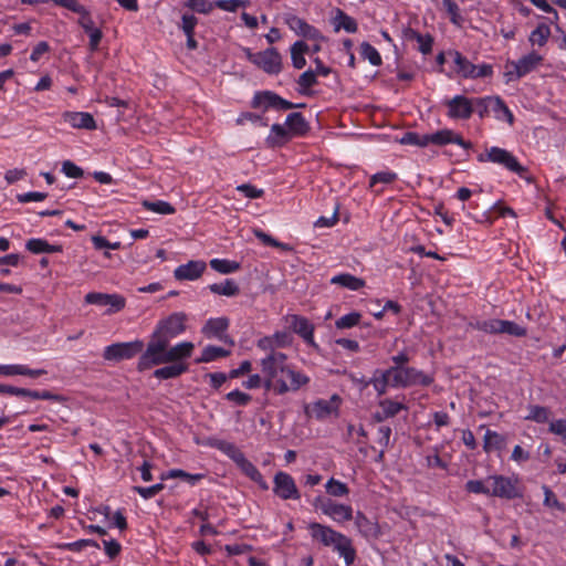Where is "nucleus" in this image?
Returning <instances> with one entry per match:
<instances>
[{"mask_svg":"<svg viewBox=\"0 0 566 566\" xmlns=\"http://www.w3.org/2000/svg\"><path fill=\"white\" fill-rule=\"evenodd\" d=\"M340 402L342 399L336 394L328 400L318 399L313 403V412L317 419H325L333 413H337Z\"/></svg>","mask_w":566,"mask_h":566,"instance_id":"20","label":"nucleus"},{"mask_svg":"<svg viewBox=\"0 0 566 566\" xmlns=\"http://www.w3.org/2000/svg\"><path fill=\"white\" fill-rule=\"evenodd\" d=\"M355 523L365 537H375L378 533L375 523L360 512L357 513Z\"/></svg>","mask_w":566,"mask_h":566,"instance_id":"37","label":"nucleus"},{"mask_svg":"<svg viewBox=\"0 0 566 566\" xmlns=\"http://www.w3.org/2000/svg\"><path fill=\"white\" fill-rule=\"evenodd\" d=\"M442 3L450 17V21L460 27L463 22V18L460 14V9L453 0H442Z\"/></svg>","mask_w":566,"mask_h":566,"instance_id":"51","label":"nucleus"},{"mask_svg":"<svg viewBox=\"0 0 566 566\" xmlns=\"http://www.w3.org/2000/svg\"><path fill=\"white\" fill-rule=\"evenodd\" d=\"M206 270V263L203 261H189L186 264L179 265L175 271V279L178 281H193L201 276Z\"/></svg>","mask_w":566,"mask_h":566,"instance_id":"19","label":"nucleus"},{"mask_svg":"<svg viewBox=\"0 0 566 566\" xmlns=\"http://www.w3.org/2000/svg\"><path fill=\"white\" fill-rule=\"evenodd\" d=\"M164 367L156 369L153 376L160 380L175 379L188 371L189 365L187 363H168Z\"/></svg>","mask_w":566,"mask_h":566,"instance_id":"23","label":"nucleus"},{"mask_svg":"<svg viewBox=\"0 0 566 566\" xmlns=\"http://www.w3.org/2000/svg\"><path fill=\"white\" fill-rule=\"evenodd\" d=\"M209 264L212 270L221 274H230L237 272L241 268L239 262L226 259H212Z\"/></svg>","mask_w":566,"mask_h":566,"instance_id":"35","label":"nucleus"},{"mask_svg":"<svg viewBox=\"0 0 566 566\" xmlns=\"http://www.w3.org/2000/svg\"><path fill=\"white\" fill-rule=\"evenodd\" d=\"M289 327L297 335H300L304 342L312 346L317 347L314 340V325L304 316L290 315L286 317Z\"/></svg>","mask_w":566,"mask_h":566,"instance_id":"13","label":"nucleus"},{"mask_svg":"<svg viewBox=\"0 0 566 566\" xmlns=\"http://www.w3.org/2000/svg\"><path fill=\"white\" fill-rule=\"evenodd\" d=\"M453 59V63L455 65L454 71L458 75L463 78H474V70L475 64L470 62L462 53L459 51H449L448 53Z\"/></svg>","mask_w":566,"mask_h":566,"instance_id":"21","label":"nucleus"},{"mask_svg":"<svg viewBox=\"0 0 566 566\" xmlns=\"http://www.w3.org/2000/svg\"><path fill=\"white\" fill-rule=\"evenodd\" d=\"M229 327L227 317L210 318L202 328V333L208 337H219Z\"/></svg>","mask_w":566,"mask_h":566,"instance_id":"26","label":"nucleus"},{"mask_svg":"<svg viewBox=\"0 0 566 566\" xmlns=\"http://www.w3.org/2000/svg\"><path fill=\"white\" fill-rule=\"evenodd\" d=\"M378 378L374 379L375 390L377 395L384 396L388 388H407L412 386H430L433 377L418 370L415 367H389L387 369H378Z\"/></svg>","mask_w":566,"mask_h":566,"instance_id":"2","label":"nucleus"},{"mask_svg":"<svg viewBox=\"0 0 566 566\" xmlns=\"http://www.w3.org/2000/svg\"><path fill=\"white\" fill-rule=\"evenodd\" d=\"M25 248L34 254L46 253L48 241L44 239H29L25 243Z\"/></svg>","mask_w":566,"mask_h":566,"instance_id":"58","label":"nucleus"},{"mask_svg":"<svg viewBox=\"0 0 566 566\" xmlns=\"http://www.w3.org/2000/svg\"><path fill=\"white\" fill-rule=\"evenodd\" d=\"M290 51L293 66L297 70L303 69L306 64L304 54L310 51L308 44H306L304 41H296L291 46Z\"/></svg>","mask_w":566,"mask_h":566,"instance_id":"28","label":"nucleus"},{"mask_svg":"<svg viewBox=\"0 0 566 566\" xmlns=\"http://www.w3.org/2000/svg\"><path fill=\"white\" fill-rule=\"evenodd\" d=\"M218 448L237 462L244 453L233 443L220 441Z\"/></svg>","mask_w":566,"mask_h":566,"instance_id":"57","label":"nucleus"},{"mask_svg":"<svg viewBox=\"0 0 566 566\" xmlns=\"http://www.w3.org/2000/svg\"><path fill=\"white\" fill-rule=\"evenodd\" d=\"M252 107H263L264 111H268L269 108H274L276 111H287L293 108L305 107V104H294L287 99H284L283 97H281L272 91H262L255 93L252 99Z\"/></svg>","mask_w":566,"mask_h":566,"instance_id":"7","label":"nucleus"},{"mask_svg":"<svg viewBox=\"0 0 566 566\" xmlns=\"http://www.w3.org/2000/svg\"><path fill=\"white\" fill-rule=\"evenodd\" d=\"M549 409L542 406H531L530 413L526 416V420H532L537 423H544L549 419Z\"/></svg>","mask_w":566,"mask_h":566,"instance_id":"46","label":"nucleus"},{"mask_svg":"<svg viewBox=\"0 0 566 566\" xmlns=\"http://www.w3.org/2000/svg\"><path fill=\"white\" fill-rule=\"evenodd\" d=\"M285 125L292 136H305L311 129L308 122L303 114L298 112L289 114L285 119Z\"/></svg>","mask_w":566,"mask_h":566,"instance_id":"22","label":"nucleus"},{"mask_svg":"<svg viewBox=\"0 0 566 566\" xmlns=\"http://www.w3.org/2000/svg\"><path fill=\"white\" fill-rule=\"evenodd\" d=\"M271 132L274 134V137H268V143L271 146H282L284 145L290 138L291 133L289 128H285L281 124H273L271 127Z\"/></svg>","mask_w":566,"mask_h":566,"instance_id":"34","label":"nucleus"},{"mask_svg":"<svg viewBox=\"0 0 566 566\" xmlns=\"http://www.w3.org/2000/svg\"><path fill=\"white\" fill-rule=\"evenodd\" d=\"M444 104L448 108L447 115L451 119H469L473 114L472 98L464 95H455Z\"/></svg>","mask_w":566,"mask_h":566,"instance_id":"12","label":"nucleus"},{"mask_svg":"<svg viewBox=\"0 0 566 566\" xmlns=\"http://www.w3.org/2000/svg\"><path fill=\"white\" fill-rule=\"evenodd\" d=\"M379 407L384 411V418H392L398 415L401 410L407 409V407L401 403L394 401L391 399H384L379 402Z\"/></svg>","mask_w":566,"mask_h":566,"instance_id":"44","label":"nucleus"},{"mask_svg":"<svg viewBox=\"0 0 566 566\" xmlns=\"http://www.w3.org/2000/svg\"><path fill=\"white\" fill-rule=\"evenodd\" d=\"M465 490L470 493L490 495V488L485 486L482 480H469Z\"/></svg>","mask_w":566,"mask_h":566,"instance_id":"59","label":"nucleus"},{"mask_svg":"<svg viewBox=\"0 0 566 566\" xmlns=\"http://www.w3.org/2000/svg\"><path fill=\"white\" fill-rule=\"evenodd\" d=\"M505 444L506 440L502 434L490 429L486 430L484 434L483 444V449L485 452H490L491 450H502L503 448H505Z\"/></svg>","mask_w":566,"mask_h":566,"instance_id":"33","label":"nucleus"},{"mask_svg":"<svg viewBox=\"0 0 566 566\" xmlns=\"http://www.w3.org/2000/svg\"><path fill=\"white\" fill-rule=\"evenodd\" d=\"M478 160L483 161H492L499 165L504 166L510 171L517 174L523 177L524 172H526V168L523 167L517 159L506 149L500 147H491L486 154H480L478 156Z\"/></svg>","mask_w":566,"mask_h":566,"instance_id":"6","label":"nucleus"},{"mask_svg":"<svg viewBox=\"0 0 566 566\" xmlns=\"http://www.w3.org/2000/svg\"><path fill=\"white\" fill-rule=\"evenodd\" d=\"M255 65L268 74H279L282 71V56L275 48L258 52Z\"/></svg>","mask_w":566,"mask_h":566,"instance_id":"14","label":"nucleus"},{"mask_svg":"<svg viewBox=\"0 0 566 566\" xmlns=\"http://www.w3.org/2000/svg\"><path fill=\"white\" fill-rule=\"evenodd\" d=\"M500 334H507L515 337H524L527 329L515 322L500 319Z\"/></svg>","mask_w":566,"mask_h":566,"instance_id":"39","label":"nucleus"},{"mask_svg":"<svg viewBox=\"0 0 566 566\" xmlns=\"http://www.w3.org/2000/svg\"><path fill=\"white\" fill-rule=\"evenodd\" d=\"M331 284L339 285L350 291H358L365 286V281L350 273H340L331 279Z\"/></svg>","mask_w":566,"mask_h":566,"instance_id":"25","label":"nucleus"},{"mask_svg":"<svg viewBox=\"0 0 566 566\" xmlns=\"http://www.w3.org/2000/svg\"><path fill=\"white\" fill-rule=\"evenodd\" d=\"M93 245L96 250L102 249H112V250H119L122 248L120 242H109L106 238L102 235H93L92 237Z\"/></svg>","mask_w":566,"mask_h":566,"instance_id":"60","label":"nucleus"},{"mask_svg":"<svg viewBox=\"0 0 566 566\" xmlns=\"http://www.w3.org/2000/svg\"><path fill=\"white\" fill-rule=\"evenodd\" d=\"M107 306L111 308L108 313L119 312L125 307L126 301L122 295L118 294H107Z\"/></svg>","mask_w":566,"mask_h":566,"instance_id":"62","label":"nucleus"},{"mask_svg":"<svg viewBox=\"0 0 566 566\" xmlns=\"http://www.w3.org/2000/svg\"><path fill=\"white\" fill-rule=\"evenodd\" d=\"M397 179V174L392 171H379L370 177L369 187H374L377 184L389 185Z\"/></svg>","mask_w":566,"mask_h":566,"instance_id":"55","label":"nucleus"},{"mask_svg":"<svg viewBox=\"0 0 566 566\" xmlns=\"http://www.w3.org/2000/svg\"><path fill=\"white\" fill-rule=\"evenodd\" d=\"M165 489V485L163 483H157L148 488L144 486H133V491L138 493L145 500L151 499L156 496L159 492H161Z\"/></svg>","mask_w":566,"mask_h":566,"instance_id":"54","label":"nucleus"},{"mask_svg":"<svg viewBox=\"0 0 566 566\" xmlns=\"http://www.w3.org/2000/svg\"><path fill=\"white\" fill-rule=\"evenodd\" d=\"M284 23L298 36L307 40L324 41L325 38L318 29L308 24L304 19L287 12L283 14Z\"/></svg>","mask_w":566,"mask_h":566,"instance_id":"10","label":"nucleus"},{"mask_svg":"<svg viewBox=\"0 0 566 566\" xmlns=\"http://www.w3.org/2000/svg\"><path fill=\"white\" fill-rule=\"evenodd\" d=\"M340 556L344 557L346 565H352L356 558V551L352 545L350 538L343 535L342 539L337 541L333 546Z\"/></svg>","mask_w":566,"mask_h":566,"instance_id":"29","label":"nucleus"},{"mask_svg":"<svg viewBox=\"0 0 566 566\" xmlns=\"http://www.w3.org/2000/svg\"><path fill=\"white\" fill-rule=\"evenodd\" d=\"M311 535L314 539L321 542L324 546H334L337 541L342 539L344 534L334 531L329 526L313 522L308 525Z\"/></svg>","mask_w":566,"mask_h":566,"instance_id":"17","label":"nucleus"},{"mask_svg":"<svg viewBox=\"0 0 566 566\" xmlns=\"http://www.w3.org/2000/svg\"><path fill=\"white\" fill-rule=\"evenodd\" d=\"M400 143L402 145H413V146H419V147H426V146H428L427 134L419 135L418 133H415V132H407L401 137Z\"/></svg>","mask_w":566,"mask_h":566,"instance_id":"50","label":"nucleus"},{"mask_svg":"<svg viewBox=\"0 0 566 566\" xmlns=\"http://www.w3.org/2000/svg\"><path fill=\"white\" fill-rule=\"evenodd\" d=\"M226 399L235 403L237 406L244 407L251 402L252 397L251 395L245 394L239 389H234L226 395Z\"/></svg>","mask_w":566,"mask_h":566,"instance_id":"52","label":"nucleus"},{"mask_svg":"<svg viewBox=\"0 0 566 566\" xmlns=\"http://www.w3.org/2000/svg\"><path fill=\"white\" fill-rule=\"evenodd\" d=\"M209 290L214 294L229 297L235 296L240 293L239 285L232 279H227L223 283L210 284Z\"/></svg>","mask_w":566,"mask_h":566,"instance_id":"32","label":"nucleus"},{"mask_svg":"<svg viewBox=\"0 0 566 566\" xmlns=\"http://www.w3.org/2000/svg\"><path fill=\"white\" fill-rule=\"evenodd\" d=\"M360 55L374 66H379L382 63L379 52L368 42L360 44Z\"/></svg>","mask_w":566,"mask_h":566,"instance_id":"42","label":"nucleus"},{"mask_svg":"<svg viewBox=\"0 0 566 566\" xmlns=\"http://www.w3.org/2000/svg\"><path fill=\"white\" fill-rule=\"evenodd\" d=\"M143 206L147 210L159 213V214H172L176 211V209L169 202L163 201V200H157V201L145 200L143 202Z\"/></svg>","mask_w":566,"mask_h":566,"instance_id":"43","label":"nucleus"},{"mask_svg":"<svg viewBox=\"0 0 566 566\" xmlns=\"http://www.w3.org/2000/svg\"><path fill=\"white\" fill-rule=\"evenodd\" d=\"M491 111L495 114L496 119L506 120L511 126L514 124V115L500 96H493Z\"/></svg>","mask_w":566,"mask_h":566,"instance_id":"30","label":"nucleus"},{"mask_svg":"<svg viewBox=\"0 0 566 566\" xmlns=\"http://www.w3.org/2000/svg\"><path fill=\"white\" fill-rule=\"evenodd\" d=\"M145 344L140 339L126 343H114L106 346L103 352V358L108 361L118 363L125 359H130L138 354L144 353Z\"/></svg>","mask_w":566,"mask_h":566,"instance_id":"5","label":"nucleus"},{"mask_svg":"<svg viewBox=\"0 0 566 566\" xmlns=\"http://www.w3.org/2000/svg\"><path fill=\"white\" fill-rule=\"evenodd\" d=\"M186 6L198 13L208 14L214 8V2H209L208 0H188Z\"/></svg>","mask_w":566,"mask_h":566,"instance_id":"56","label":"nucleus"},{"mask_svg":"<svg viewBox=\"0 0 566 566\" xmlns=\"http://www.w3.org/2000/svg\"><path fill=\"white\" fill-rule=\"evenodd\" d=\"M186 319L187 316L184 313H172L159 321L147 344L149 353L161 352L166 345L170 344L171 339L184 333Z\"/></svg>","mask_w":566,"mask_h":566,"instance_id":"4","label":"nucleus"},{"mask_svg":"<svg viewBox=\"0 0 566 566\" xmlns=\"http://www.w3.org/2000/svg\"><path fill=\"white\" fill-rule=\"evenodd\" d=\"M549 35V27L545 23H539L537 28L531 32L530 42L532 44H538L539 46H543L546 44Z\"/></svg>","mask_w":566,"mask_h":566,"instance_id":"40","label":"nucleus"},{"mask_svg":"<svg viewBox=\"0 0 566 566\" xmlns=\"http://www.w3.org/2000/svg\"><path fill=\"white\" fill-rule=\"evenodd\" d=\"M198 19L193 14L185 13L181 18V29L185 34H195Z\"/></svg>","mask_w":566,"mask_h":566,"instance_id":"63","label":"nucleus"},{"mask_svg":"<svg viewBox=\"0 0 566 566\" xmlns=\"http://www.w3.org/2000/svg\"><path fill=\"white\" fill-rule=\"evenodd\" d=\"M316 77V73L312 70L303 72L297 78V84L300 85L298 92L303 95H307L308 90L317 84Z\"/></svg>","mask_w":566,"mask_h":566,"instance_id":"41","label":"nucleus"},{"mask_svg":"<svg viewBox=\"0 0 566 566\" xmlns=\"http://www.w3.org/2000/svg\"><path fill=\"white\" fill-rule=\"evenodd\" d=\"M314 506L336 522H345L353 518L352 506L336 503L329 497L317 496L314 501Z\"/></svg>","mask_w":566,"mask_h":566,"instance_id":"9","label":"nucleus"},{"mask_svg":"<svg viewBox=\"0 0 566 566\" xmlns=\"http://www.w3.org/2000/svg\"><path fill=\"white\" fill-rule=\"evenodd\" d=\"M62 172L65 174V176H67L69 178H81L84 175L83 169L76 166L71 160L63 161Z\"/></svg>","mask_w":566,"mask_h":566,"instance_id":"61","label":"nucleus"},{"mask_svg":"<svg viewBox=\"0 0 566 566\" xmlns=\"http://www.w3.org/2000/svg\"><path fill=\"white\" fill-rule=\"evenodd\" d=\"M542 60L543 57L535 52L522 56L516 63H513L515 71H510L506 73L509 80L521 78L525 76L532 72L542 62Z\"/></svg>","mask_w":566,"mask_h":566,"instance_id":"16","label":"nucleus"},{"mask_svg":"<svg viewBox=\"0 0 566 566\" xmlns=\"http://www.w3.org/2000/svg\"><path fill=\"white\" fill-rule=\"evenodd\" d=\"M406 36L410 40H416L419 43V51L422 54H429L432 51L433 36L429 33L421 34L418 31L409 28L406 31Z\"/></svg>","mask_w":566,"mask_h":566,"instance_id":"27","label":"nucleus"},{"mask_svg":"<svg viewBox=\"0 0 566 566\" xmlns=\"http://www.w3.org/2000/svg\"><path fill=\"white\" fill-rule=\"evenodd\" d=\"M273 493L281 500H300L301 493L291 474L279 471L273 479Z\"/></svg>","mask_w":566,"mask_h":566,"instance_id":"11","label":"nucleus"},{"mask_svg":"<svg viewBox=\"0 0 566 566\" xmlns=\"http://www.w3.org/2000/svg\"><path fill=\"white\" fill-rule=\"evenodd\" d=\"M486 482L492 483L490 490V496L501 497L505 500H513L522 496L517 488V479L504 476V475H490Z\"/></svg>","mask_w":566,"mask_h":566,"instance_id":"8","label":"nucleus"},{"mask_svg":"<svg viewBox=\"0 0 566 566\" xmlns=\"http://www.w3.org/2000/svg\"><path fill=\"white\" fill-rule=\"evenodd\" d=\"M473 327L478 331L489 334H500V319L491 318L486 321L476 322Z\"/></svg>","mask_w":566,"mask_h":566,"instance_id":"53","label":"nucleus"},{"mask_svg":"<svg viewBox=\"0 0 566 566\" xmlns=\"http://www.w3.org/2000/svg\"><path fill=\"white\" fill-rule=\"evenodd\" d=\"M62 118L74 128L96 129V122L93 115L86 112H64Z\"/></svg>","mask_w":566,"mask_h":566,"instance_id":"18","label":"nucleus"},{"mask_svg":"<svg viewBox=\"0 0 566 566\" xmlns=\"http://www.w3.org/2000/svg\"><path fill=\"white\" fill-rule=\"evenodd\" d=\"M493 96L472 98L473 113L476 112L480 118L489 116L492 108Z\"/></svg>","mask_w":566,"mask_h":566,"instance_id":"38","label":"nucleus"},{"mask_svg":"<svg viewBox=\"0 0 566 566\" xmlns=\"http://www.w3.org/2000/svg\"><path fill=\"white\" fill-rule=\"evenodd\" d=\"M175 478H180L190 483L191 485H195L197 482L201 481L205 478V474H191L181 469H172L161 475V480Z\"/></svg>","mask_w":566,"mask_h":566,"instance_id":"36","label":"nucleus"},{"mask_svg":"<svg viewBox=\"0 0 566 566\" xmlns=\"http://www.w3.org/2000/svg\"><path fill=\"white\" fill-rule=\"evenodd\" d=\"M193 349L195 345L191 342H181L174 346L166 345L161 352H156L155 354L149 353V347H146L145 352L139 356L137 370L145 371L154 366L168 363H186L185 360L191 357Z\"/></svg>","mask_w":566,"mask_h":566,"instance_id":"3","label":"nucleus"},{"mask_svg":"<svg viewBox=\"0 0 566 566\" xmlns=\"http://www.w3.org/2000/svg\"><path fill=\"white\" fill-rule=\"evenodd\" d=\"M427 142H428V145L434 144L438 146H444L448 144H457V145L463 147L464 149L472 148L471 142L464 140L460 134L453 132L452 129H447V128L438 130L433 134H427Z\"/></svg>","mask_w":566,"mask_h":566,"instance_id":"15","label":"nucleus"},{"mask_svg":"<svg viewBox=\"0 0 566 566\" xmlns=\"http://www.w3.org/2000/svg\"><path fill=\"white\" fill-rule=\"evenodd\" d=\"M103 545H104L105 554L111 559H114L116 556H118L122 551V546L116 539H108V541L104 539Z\"/></svg>","mask_w":566,"mask_h":566,"instance_id":"64","label":"nucleus"},{"mask_svg":"<svg viewBox=\"0 0 566 566\" xmlns=\"http://www.w3.org/2000/svg\"><path fill=\"white\" fill-rule=\"evenodd\" d=\"M260 365L264 375V389L275 395L295 392L310 382L308 376L287 363V356L284 353L272 350L261 359Z\"/></svg>","mask_w":566,"mask_h":566,"instance_id":"1","label":"nucleus"},{"mask_svg":"<svg viewBox=\"0 0 566 566\" xmlns=\"http://www.w3.org/2000/svg\"><path fill=\"white\" fill-rule=\"evenodd\" d=\"M235 464L239 467V469L251 480H258L260 479V471L258 468L249 461L245 455H242Z\"/></svg>","mask_w":566,"mask_h":566,"instance_id":"45","label":"nucleus"},{"mask_svg":"<svg viewBox=\"0 0 566 566\" xmlns=\"http://www.w3.org/2000/svg\"><path fill=\"white\" fill-rule=\"evenodd\" d=\"M544 491V505L549 509H555L560 512H566V505L558 501L556 494L547 486L543 485Z\"/></svg>","mask_w":566,"mask_h":566,"instance_id":"47","label":"nucleus"},{"mask_svg":"<svg viewBox=\"0 0 566 566\" xmlns=\"http://www.w3.org/2000/svg\"><path fill=\"white\" fill-rule=\"evenodd\" d=\"M360 317H361V314L358 313V312H352L349 314H346L342 317H339L336 322H335V326L338 328V329H344V328H352L356 325H358L359 321H360Z\"/></svg>","mask_w":566,"mask_h":566,"instance_id":"49","label":"nucleus"},{"mask_svg":"<svg viewBox=\"0 0 566 566\" xmlns=\"http://www.w3.org/2000/svg\"><path fill=\"white\" fill-rule=\"evenodd\" d=\"M332 23L336 32H338L340 29H344L348 33H355L358 30L356 20L349 17L339 8L335 9V15L332 19Z\"/></svg>","mask_w":566,"mask_h":566,"instance_id":"24","label":"nucleus"},{"mask_svg":"<svg viewBox=\"0 0 566 566\" xmlns=\"http://www.w3.org/2000/svg\"><path fill=\"white\" fill-rule=\"evenodd\" d=\"M326 492L332 496H344L349 493L348 486L334 478H331L326 485Z\"/></svg>","mask_w":566,"mask_h":566,"instance_id":"48","label":"nucleus"},{"mask_svg":"<svg viewBox=\"0 0 566 566\" xmlns=\"http://www.w3.org/2000/svg\"><path fill=\"white\" fill-rule=\"evenodd\" d=\"M229 355L230 350L228 349L219 346L208 345L202 349L201 356L196 359V363H210L219 358L228 357Z\"/></svg>","mask_w":566,"mask_h":566,"instance_id":"31","label":"nucleus"}]
</instances>
